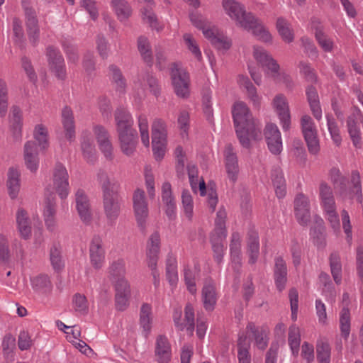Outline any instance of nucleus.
I'll return each mask as SVG.
<instances>
[{"mask_svg": "<svg viewBox=\"0 0 363 363\" xmlns=\"http://www.w3.org/2000/svg\"><path fill=\"white\" fill-rule=\"evenodd\" d=\"M288 340L292 354L297 356L299 351L301 337L299 328L295 325H292L289 328Z\"/></svg>", "mask_w": 363, "mask_h": 363, "instance_id": "41", "label": "nucleus"}, {"mask_svg": "<svg viewBox=\"0 0 363 363\" xmlns=\"http://www.w3.org/2000/svg\"><path fill=\"white\" fill-rule=\"evenodd\" d=\"M295 215L298 222L303 226L311 221L308 200L303 194H298L294 201Z\"/></svg>", "mask_w": 363, "mask_h": 363, "instance_id": "16", "label": "nucleus"}, {"mask_svg": "<svg viewBox=\"0 0 363 363\" xmlns=\"http://www.w3.org/2000/svg\"><path fill=\"white\" fill-rule=\"evenodd\" d=\"M76 208L82 221L89 225L92 220V213L89 200L82 189H78L75 194Z\"/></svg>", "mask_w": 363, "mask_h": 363, "instance_id": "14", "label": "nucleus"}, {"mask_svg": "<svg viewBox=\"0 0 363 363\" xmlns=\"http://www.w3.org/2000/svg\"><path fill=\"white\" fill-rule=\"evenodd\" d=\"M62 122L65 130L66 138L72 141L75 138L74 120L71 108L65 106L62 111Z\"/></svg>", "mask_w": 363, "mask_h": 363, "instance_id": "29", "label": "nucleus"}, {"mask_svg": "<svg viewBox=\"0 0 363 363\" xmlns=\"http://www.w3.org/2000/svg\"><path fill=\"white\" fill-rule=\"evenodd\" d=\"M116 131L118 133L133 130V119L130 113L123 107H118L114 113Z\"/></svg>", "mask_w": 363, "mask_h": 363, "instance_id": "26", "label": "nucleus"}, {"mask_svg": "<svg viewBox=\"0 0 363 363\" xmlns=\"http://www.w3.org/2000/svg\"><path fill=\"white\" fill-rule=\"evenodd\" d=\"M138 125L140 128L142 143L145 147H148L150 145L148 121L145 115L141 114L139 116Z\"/></svg>", "mask_w": 363, "mask_h": 363, "instance_id": "52", "label": "nucleus"}, {"mask_svg": "<svg viewBox=\"0 0 363 363\" xmlns=\"http://www.w3.org/2000/svg\"><path fill=\"white\" fill-rule=\"evenodd\" d=\"M98 180L103 191V207L110 225H113L121 213V200L118 194L117 184L111 181L107 173L99 170Z\"/></svg>", "mask_w": 363, "mask_h": 363, "instance_id": "3", "label": "nucleus"}, {"mask_svg": "<svg viewBox=\"0 0 363 363\" xmlns=\"http://www.w3.org/2000/svg\"><path fill=\"white\" fill-rule=\"evenodd\" d=\"M166 277L171 285H174L178 280L177 263L174 258L169 257L167 260Z\"/></svg>", "mask_w": 363, "mask_h": 363, "instance_id": "51", "label": "nucleus"}, {"mask_svg": "<svg viewBox=\"0 0 363 363\" xmlns=\"http://www.w3.org/2000/svg\"><path fill=\"white\" fill-rule=\"evenodd\" d=\"M13 32L15 37V43L19 46L23 47L24 33L21 22L18 18H15L13 20Z\"/></svg>", "mask_w": 363, "mask_h": 363, "instance_id": "61", "label": "nucleus"}, {"mask_svg": "<svg viewBox=\"0 0 363 363\" xmlns=\"http://www.w3.org/2000/svg\"><path fill=\"white\" fill-rule=\"evenodd\" d=\"M152 308L148 303H143L140 308V324L143 328L145 336L147 337L151 330V315Z\"/></svg>", "mask_w": 363, "mask_h": 363, "instance_id": "37", "label": "nucleus"}, {"mask_svg": "<svg viewBox=\"0 0 363 363\" xmlns=\"http://www.w3.org/2000/svg\"><path fill=\"white\" fill-rule=\"evenodd\" d=\"M233 117L237 137L243 147L250 148L251 140L262 138L261 125L253 118L245 103L238 101L234 104Z\"/></svg>", "mask_w": 363, "mask_h": 363, "instance_id": "1", "label": "nucleus"}, {"mask_svg": "<svg viewBox=\"0 0 363 363\" xmlns=\"http://www.w3.org/2000/svg\"><path fill=\"white\" fill-rule=\"evenodd\" d=\"M238 363H251L250 353V342L247 341V336L242 333L238 335L237 340Z\"/></svg>", "mask_w": 363, "mask_h": 363, "instance_id": "30", "label": "nucleus"}, {"mask_svg": "<svg viewBox=\"0 0 363 363\" xmlns=\"http://www.w3.org/2000/svg\"><path fill=\"white\" fill-rule=\"evenodd\" d=\"M138 49L143 61L151 67L153 63V57L150 43L146 37L140 36L138 38Z\"/></svg>", "mask_w": 363, "mask_h": 363, "instance_id": "33", "label": "nucleus"}, {"mask_svg": "<svg viewBox=\"0 0 363 363\" xmlns=\"http://www.w3.org/2000/svg\"><path fill=\"white\" fill-rule=\"evenodd\" d=\"M327 123L332 139L333 140L334 143L337 146H339L341 144L342 138L340 135V130L337 123L331 116L328 115Z\"/></svg>", "mask_w": 363, "mask_h": 363, "instance_id": "55", "label": "nucleus"}, {"mask_svg": "<svg viewBox=\"0 0 363 363\" xmlns=\"http://www.w3.org/2000/svg\"><path fill=\"white\" fill-rule=\"evenodd\" d=\"M9 128L15 140L21 138L23 113L18 106H12L9 115Z\"/></svg>", "mask_w": 363, "mask_h": 363, "instance_id": "22", "label": "nucleus"}, {"mask_svg": "<svg viewBox=\"0 0 363 363\" xmlns=\"http://www.w3.org/2000/svg\"><path fill=\"white\" fill-rule=\"evenodd\" d=\"M22 4L25 11V16L26 19V24L28 38L30 43L33 46H35L38 42L40 33L36 13L35 11L31 6H30L25 0L22 1Z\"/></svg>", "mask_w": 363, "mask_h": 363, "instance_id": "9", "label": "nucleus"}, {"mask_svg": "<svg viewBox=\"0 0 363 363\" xmlns=\"http://www.w3.org/2000/svg\"><path fill=\"white\" fill-rule=\"evenodd\" d=\"M347 197L350 199H356L359 203L362 202V186L360 173L358 170L354 169L351 172L347 188Z\"/></svg>", "mask_w": 363, "mask_h": 363, "instance_id": "24", "label": "nucleus"}, {"mask_svg": "<svg viewBox=\"0 0 363 363\" xmlns=\"http://www.w3.org/2000/svg\"><path fill=\"white\" fill-rule=\"evenodd\" d=\"M177 123L179 129L182 131V135H187L189 128V114L186 111H181L178 118Z\"/></svg>", "mask_w": 363, "mask_h": 363, "instance_id": "64", "label": "nucleus"}, {"mask_svg": "<svg viewBox=\"0 0 363 363\" xmlns=\"http://www.w3.org/2000/svg\"><path fill=\"white\" fill-rule=\"evenodd\" d=\"M273 272L276 287L281 292L286 287L288 273L286 262L281 257H275Z\"/></svg>", "mask_w": 363, "mask_h": 363, "instance_id": "20", "label": "nucleus"}, {"mask_svg": "<svg viewBox=\"0 0 363 363\" xmlns=\"http://www.w3.org/2000/svg\"><path fill=\"white\" fill-rule=\"evenodd\" d=\"M253 55L256 60L271 72L272 76L275 77L278 74L279 65L277 62L264 48L254 46Z\"/></svg>", "mask_w": 363, "mask_h": 363, "instance_id": "17", "label": "nucleus"}, {"mask_svg": "<svg viewBox=\"0 0 363 363\" xmlns=\"http://www.w3.org/2000/svg\"><path fill=\"white\" fill-rule=\"evenodd\" d=\"M171 77L176 94L182 98L188 96L189 94V78L187 73L179 69L177 65L174 63L171 69Z\"/></svg>", "mask_w": 363, "mask_h": 363, "instance_id": "7", "label": "nucleus"}, {"mask_svg": "<svg viewBox=\"0 0 363 363\" xmlns=\"http://www.w3.org/2000/svg\"><path fill=\"white\" fill-rule=\"evenodd\" d=\"M239 83L241 86H243L246 91L248 97L253 102L255 106H258L259 104V98L257 94V89L253 84L250 81L247 77L243 76L240 77Z\"/></svg>", "mask_w": 363, "mask_h": 363, "instance_id": "43", "label": "nucleus"}, {"mask_svg": "<svg viewBox=\"0 0 363 363\" xmlns=\"http://www.w3.org/2000/svg\"><path fill=\"white\" fill-rule=\"evenodd\" d=\"M69 175L65 167L57 163L53 170V186L59 196L65 199L69 194Z\"/></svg>", "mask_w": 363, "mask_h": 363, "instance_id": "8", "label": "nucleus"}, {"mask_svg": "<svg viewBox=\"0 0 363 363\" xmlns=\"http://www.w3.org/2000/svg\"><path fill=\"white\" fill-rule=\"evenodd\" d=\"M56 213L55 196L53 193L47 196L45 201V208L44 211L45 217H55Z\"/></svg>", "mask_w": 363, "mask_h": 363, "instance_id": "62", "label": "nucleus"}, {"mask_svg": "<svg viewBox=\"0 0 363 363\" xmlns=\"http://www.w3.org/2000/svg\"><path fill=\"white\" fill-rule=\"evenodd\" d=\"M319 194L323 208H330L335 206L332 189L325 182H320Z\"/></svg>", "mask_w": 363, "mask_h": 363, "instance_id": "34", "label": "nucleus"}, {"mask_svg": "<svg viewBox=\"0 0 363 363\" xmlns=\"http://www.w3.org/2000/svg\"><path fill=\"white\" fill-rule=\"evenodd\" d=\"M144 1L147 2L149 4L144 7L141 11L143 20L145 23H148L152 28L156 29L157 30H161L162 27L159 26L157 18L155 13L152 11V5L154 4L153 0Z\"/></svg>", "mask_w": 363, "mask_h": 363, "instance_id": "35", "label": "nucleus"}, {"mask_svg": "<svg viewBox=\"0 0 363 363\" xmlns=\"http://www.w3.org/2000/svg\"><path fill=\"white\" fill-rule=\"evenodd\" d=\"M160 248V237L157 232L150 235L147 245V260L149 268L152 270L154 285L157 287L160 284L159 273L157 271V263Z\"/></svg>", "mask_w": 363, "mask_h": 363, "instance_id": "4", "label": "nucleus"}, {"mask_svg": "<svg viewBox=\"0 0 363 363\" xmlns=\"http://www.w3.org/2000/svg\"><path fill=\"white\" fill-rule=\"evenodd\" d=\"M50 259L53 269L59 272L64 267L61 250L56 245H54L50 250Z\"/></svg>", "mask_w": 363, "mask_h": 363, "instance_id": "47", "label": "nucleus"}, {"mask_svg": "<svg viewBox=\"0 0 363 363\" xmlns=\"http://www.w3.org/2000/svg\"><path fill=\"white\" fill-rule=\"evenodd\" d=\"M62 46L68 60L72 63L76 64L79 60L77 48L69 42H64Z\"/></svg>", "mask_w": 363, "mask_h": 363, "instance_id": "63", "label": "nucleus"}, {"mask_svg": "<svg viewBox=\"0 0 363 363\" xmlns=\"http://www.w3.org/2000/svg\"><path fill=\"white\" fill-rule=\"evenodd\" d=\"M34 138L38 142V145L42 150H45L48 148V131L45 126L41 124L37 125L35 126Z\"/></svg>", "mask_w": 363, "mask_h": 363, "instance_id": "50", "label": "nucleus"}, {"mask_svg": "<svg viewBox=\"0 0 363 363\" xmlns=\"http://www.w3.org/2000/svg\"><path fill=\"white\" fill-rule=\"evenodd\" d=\"M311 235L314 244L318 247L323 248L325 245V228L322 224H318L311 229Z\"/></svg>", "mask_w": 363, "mask_h": 363, "instance_id": "44", "label": "nucleus"}, {"mask_svg": "<svg viewBox=\"0 0 363 363\" xmlns=\"http://www.w3.org/2000/svg\"><path fill=\"white\" fill-rule=\"evenodd\" d=\"M289 297L291 303V319L295 321L297 319V312L298 308V294L295 288H291L289 290Z\"/></svg>", "mask_w": 363, "mask_h": 363, "instance_id": "60", "label": "nucleus"}, {"mask_svg": "<svg viewBox=\"0 0 363 363\" xmlns=\"http://www.w3.org/2000/svg\"><path fill=\"white\" fill-rule=\"evenodd\" d=\"M20 173L16 169L9 168L8 172L7 186L11 199L17 197L20 190Z\"/></svg>", "mask_w": 363, "mask_h": 363, "instance_id": "32", "label": "nucleus"}, {"mask_svg": "<svg viewBox=\"0 0 363 363\" xmlns=\"http://www.w3.org/2000/svg\"><path fill=\"white\" fill-rule=\"evenodd\" d=\"M340 325L342 336L347 339L350 332V313L347 308L344 307L341 311Z\"/></svg>", "mask_w": 363, "mask_h": 363, "instance_id": "48", "label": "nucleus"}, {"mask_svg": "<svg viewBox=\"0 0 363 363\" xmlns=\"http://www.w3.org/2000/svg\"><path fill=\"white\" fill-rule=\"evenodd\" d=\"M330 266L335 282L337 284H340L342 280V264L340 255L337 252H334L330 254Z\"/></svg>", "mask_w": 363, "mask_h": 363, "instance_id": "38", "label": "nucleus"}, {"mask_svg": "<svg viewBox=\"0 0 363 363\" xmlns=\"http://www.w3.org/2000/svg\"><path fill=\"white\" fill-rule=\"evenodd\" d=\"M155 353L158 363H169L171 360V345L165 335H160L157 337Z\"/></svg>", "mask_w": 363, "mask_h": 363, "instance_id": "19", "label": "nucleus"}, {"mask_svg": "<svg viewBox=\"0 0 363 363\" xmlns=\"http://www.w3.org/2000/svg\"><path fill=\"white\" fill-rule=\"evenodd\" d=\"M298 67L300 72L304 76L305 79L311 83H316L318 77L315 69L312 68L309 64L303 61L299 62Z\"/></svg>", "mask_w": 363, "mask_h": 363, "instance_id": "54", "label": "nucleus"}, {"mask_svg": "<svg viewBox=\"0 0 363 363\" xmlns=\"http://www.w3.org/2000/svg\"><path fill=\"white\" fill-rule=\"evenodd\" d=\"M247 331H250L254 337L255 344L258 349L264 350L268 345V333L267 328L257 327L254 323L250 322L247 325Z\"/></svg>", "mask_w": 363, "mask_h": 363, "instance_id": "27", "label": "nucleus"}, {"mask_svg": "<svg viewBox=\"0 0 363 363\" xmlns=\"http://www.w3.org/2000/svg\"><path fill=\"white\" fill-rule=\"evenodd\" d=\"M16 222L21 237L28 239L31 235V225L27 212L24 209L20 208L18 210Z\"/></svg>", "mask_w": 363, "mask_h": 363, "instance_id": "31", "label": "nucleus"}, {"mask_svg": "<svg viewBox=\"0 0 363 363\" xmlns=\"http://www.w3.org/2000/svg\"><path fill=\"white\" fill-rule=\"evenodd\" d=\"M315 37L319 45L323 49L324 51H332L333 47V41L326 36V35L323 33V29H320L319 27H316Z\"/></svg>", "mask_w": 363, "mask_h": 363, "instance_id": "53", "label": "nucleus"}, {"mask_svg": "<svg viewBox=\"0 0 363 363\" xmlns=\"http://www.w3.org/2000/svg\"><path fill=\"white\" fill-rule=\"evenodd\" d=\"M111 4L120 21L126 20L130 16L132 9L127 1L112 0Z\"/></svg>", "mask_w": 363, "mask_h": 363, "instance_id": "36", "label": "nucleus"}, {"mask_svg": "<svg viewBox=\"0 0 363 363\" xmlns=\"http://www.w3.org/2000/svg\"><path fill=\"white\" fill-rule=\"evenodd\" d=\"M202 299L206 311H212L217 301L216 286L211 279H206L202 289Z\"/></svg>", "mask_w": 363, "mask_h": 363, "instance_id": "25", "label": "nucleus"}, {"mask_svg": "<svg viewBox=\"0 0 363 363\" xmlns=\"http://www.w3.org/2000/svg\"><path fill=\"white\" fill-rule=\"evenodd\" d=\"M73 304L76 311L84 314L87 313L88 305L84 295L76 294L73 298Z\"/></svg>", "mask_w": 363, "mask_h": 363, "instance_id": "59", "label": "nucleus"}, {"mask_svg": "<svg viewBox=\"0 0 363 363\" xmlns=\"http://www.w3.org/2000/svg\"><path fill=\"white\" fill-rule=\"evenodd\" d=\"M109 69L112 72V78L116 84V91L121 93L124 92L126 83L121 72L116 66L113 65L109 67Z\"/></svg>", "mask_w": 363, "mask_h": 363, "instance_id": "49", "label": "nucleus"}, {"mask_svg": "<svg viewBox=\"0 0 363 363\" xmlns=\"http://www.w3.org/2000/svg\"><path fill=\"white\" fill-rule=\"evenodd\" d=\"M185 321H186V330L189 333L190 335H193L194 330V308L190 303H187L184 308Z\"/></svg>", "mask_w": 363, "mask_h": 363, "instance_id": "58", "label": "nucleus"}, {"mask_svg": "<svg viewBox=\"0 0 363 363\" xmlns=\"http://www.w3.org/2000/svg\"><path fill=\"white\" fill-rule=\"evenodd\" d=\"M46 56L50 70L58 79H65L66 69L64 58L60 52L53 46H48L46 49Z\"/></svg>", "mask_w": 363, "mask_h": 363, "instance_id": "10", "label": "nucleus"}, {"mask_svg": "<svg viewBox=\"0 0 363 363\" xmlns=\"http://www.w3.org/2000/svg\"><path fill=\"white\" fill-rule=\"evenodd\" d=\"M118 137L122 152L127 156L133 155L138 144V137L136 130L118 133Z\"/></svg>", "mask_w": 363, "mask_h": 363, "instance_id": "15", "label": "nucleus"}, {"mask_svg": "<svg viewBox=\"0 0 363 363\" xmlns=\"http://www.w3.org/2000/svg\"><path fill=\"white\" fill-rule=\"evenodd\" d=\"M316 354L319 363H330V347L328 342L318 341L316 345Z\"/></svg>", "mask_w": 363, "mask_h": 363, "instance_id": "46", "label": "nucleus"}, {"mask_svg": "<svg viewBox=\"0 0 363 363\" xmlns=\"http://www.w3.org/2000/svg\"><path fill=\"white\" fill-rule=\"evenodd\" d=\"M264 135L270 152L274 155L279 154L282 149V142L278 127L274 123L267 124Z\"/></svg>", "mask_w": 363, "mask_h": 363, "instance_id": "13", "label": "nucleus"}, {"mask_svg": "<svg viewBox=\"0 0 363 363\" xmlns=\"http://www.w3.org/2000/svg\"><path fill=\"white\" fill-rule=\"evenodd\" d=\"M225 169L228 178L232 183H235L240 172L238 159L232 144H227L223 151Z\"/></svg>", "mask_w": 363, "mask_h": 363, "instance_id": "11", "label": "nucleus"}, {"mask_svg": "<svg viewBox=\"0 0 363 363\" xmlns=\"http://www.w3.org/2000/svg\"><path fill=\"white\" fill-rule=\"evenodd\" d=\"M89 254L93 267L96 269L101 268L104 260V250L102 247V240L99 236L95 235L92 238L89 247Z\"/></svg>", "mask_w": 363, "mask_h": 363, "instance_id": "23", "label": "nucleus"}, {"mask_svg": "<svg viewBox=\"0 0 363 363\" xmlns=\"http://www.w3.org/2000/svg\"><path fill=\"white\" fill-rule=\"evenodd\" d=\"M273 105L279 116L283 129L288 130L290 128L291 122L289 108L286 97L281 94H277L273 100Z\"/></svg>", "mask_w": 363, "mask_h": 363, "instance_id": "18", "label": "nucleus"}, {"mask_svg": "<svg viewBox=\"0 0 363 363\" xmlns=\"http://www.w3.org/2000/svg\"><path fill=\"white\" fill-rule=\"evenodd\" d=\"M182 201L186 216L191 220L193 216V200L188 190H183Z\"/></svg>", "mask_w": 363, "mask_h": 363, "instance_id": "57", "label": "nucleus"}, {"mask_svg": "<svg viewBox=\"0 0 363 363\" xmlns=\"http://www.w3.org/2000/svg\"><path fill=\"white\" fill-rule=\"evenodd\" d=\"M33 288L39 292L47 293L52 288L49 277L45 274H40L31 279Z\"/></svg>", "mask_w": 363, "mask_h": 363, "instance_id": "42", "label": "nucleus"}, {"mask_svg": "<svg viewBox=\"0 0 363 363\" xmlns=\"http://www.w3.org/2000/svg\"><path fill=\"white\" fill-rule=\"evenodd\" d=\"M277 28L285 42L291 43L294 40V34L290 28V24L285 18L280 17L277 19Z\"/></svg>", "mask_w": 363, "mask_h": 363, "instance_id": "40", "label": "nucleus"}, {"mask_svg": "<svg viewBox=\"0 0 363 363\" xmlns=\"http://www.w3.org/2000/svg\"><path fill=\"white\" fill-rule=\"evenodd\" d=\"M24 161L26 167L32 172L38 168L39 158L36 143L30 140L26 143L23 150Z\"/></svg>", "mask_w": 363, "mask_h": 363, "instance_id": "21", "label": "nucleus"}, {"mask_svg": "<svg viewBox=\"0 0 363 363\" xmlns=\"http://www.w3.org/2000/svg\"><path fill=\"white\" fill-rule=\"evenodd\" d=\"M301 130L310 153L315 155L320 150L317 130L311 116L304 115L301 118Z\"/></svg>", "mask_w": 363, "mask_h": 363, "instance_id": "5", "label": "nucleus"}, {"mask_svg": "<svg viewBox=\"0 0 363 363\" xmlns=\"http://www.w3.org/2000/svg\"><path fill=\"white\" fill-rule=\"evenodd\" d=\"M247 253L250 257L249 264H254L259 254L258 233L254 230H249L247 233Z\"/></svg>", "mask_w": 363, "mask_h": 363, "instance_id": "28", "label": "nucleus"}, {"mask_svg": "<svg viewBox=\"0 0 363 363\" xmlns=\"http://www.w3.org/2000/svg\"><path fill=\"white\" fill-rule=\"evenodd\" d=\"M82 150L84 159L89 163H94L96 161V150L94 146L88 140L82 143Z\"/></svg>", "mask_w": 363, "mask_h": 363, "instance_id": "56", "label": "nucleus"}, {"mask_svg": "<svg viewBox=\"0 0 363 363\" xmlns=\"http://www.w3.org/2000/svg\"><path fill=\"white\" fill-rule=\"evenodd\" d=\"M225 218V211L220 209L217 212V216L215 221L216 226L211 235L226 237Z\"/></svg>", "mask_w": 363, "mask_h": 363, "instance_id": "45", "label": "nucleus"}, {"mask_svg": "<svg viewBox=\"0 0 363 363\" xmlns=\"http://www.w3.org/2000/svg\"><path fill=\"white\" fill-rule=\"evenodd\" d=\"M362 119H363L362 111L357 106H354L352 113L347 117V126L352 143L356 147H361L362 137L357 123Z\"/></svg>", "mask_w": 363, "mask_h": 363, "instance_id": "12", "label": "nucleus"}, {"mask_svg": "<svg viewBox=\"0 0 363 363\" xmlns=\"http://www.w3.org/2000/svg\"><path fill=\"white\" fill-rule=\"evenodd\" d=\"M222 5L226 13L240 27L252 30L253 35L262 42L268 43L272 40L271 34L261 21L252 13L246 12L240 3L235 0H223Z\"/></svg>", "mask_w": 363, "mask_h": 363, "instance_id": "2", "label": "nucleus"}, {"mask_svg": "<svg viewBox=\"0 0 363 363\" xmlns=\"http://www.w3.org/2000/svg\"><path fill=\"white\" fill-rule=\"evenodd\" d=\"M226 237L211 235L210 241L213 251V257L218 264H220L223 259V240Z\"/></svg>", "mask_w": 363, "mask_h": 363, "instance_id": "39", "label": "nucleus"}, {"mask_svg": "<svg viewBox=\"0 0 363 363\" xmlns=\"http://www.w3.org/2000/svg\"><path fill=\"white\" fill-rule=\"evenodd\" d=\"M133 206L138 225L142 231H144L149 211L145 194L143 189L135 190L133 195Z\"/></svg>", "mask_w": 363, "mask_h": 363, "instance_id": "6", "label": "nucleus"}]
</instances>
